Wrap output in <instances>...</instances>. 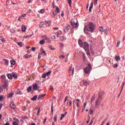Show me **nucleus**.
<instances>
[{"mask_svg":"<svg viewBox=\"0 0 125 125\" xmlns=\"http://www.w3.org/2000/svg\"><path fill=\"white\" fill-rule=\"evenodd\" d=\"M95 30V25L93 22H88V23L84 27V33L86 34V35H88L89 34L88 32H91V33H93L94 30Z\"/></svg>","mask_w":125,"mask_h":125,"instance_id":"nucleus-1","label":"nucleus"},{"mask_svg":"<svg viewBox=\"0 0 125 125\" xmlns=\"http://www.w3.org/2000/svg\"><path fill=\"white\" fill-rule=\"evenodd\" d=\"M91 71V65H90V64H89V65L87 67H86L84 69V72H85V74H86V75L89 74Z\"/></svg>","mask_w":125,"mask_h":125,"instance_id":"nucleus-2","label":"nucleus"},{"mask_svg":"<svg viewBox=\"0 0 125 125\" xmlns=\"http://www.w3.org/2000/svg\"><path fill=\"white\" fill-rule=\"evenodd\" d=\"M89 45H88V43L86 42H84V45H83V48L86 51H87L89 49Z\"/></svg>","mask_w":125,"mask_h":125,"instance_id":"nucleus-3","label":"nucleus"},{"mask_svg":"<svg viewBox=\"0 0 125 125\" xmlns=\"http://www.w3.org/2000/svg\"><path fill=\"white\" fill-rule=\"evenodd\" d=\"M71 29V26L69 24H68L67 26L64 28V31L65 33H67L69 30Z\"/></svg>","mask_w":125,"mask_h":125,"instance_id":"nucleus-4","label":"nucleus"},{"mask_svg":"<svg viewBox=\"0 0 125 125\" xmlns=\"http://www.w3.org/2000/svg\"><path fill=\"white\" fill-rule=\"evenodd\" d=\"M101 100H101L100 99H98V100L96 101L95 106L96 107H97V108H98V106H99V102H100Z\"/></svg>","mask_w":125,"mask_h":125,"instance_id":"nucleus-5","label":"nucleus"},{"mask_svg":"<svg viewBox=\"0 0 125 125\" xmlns=\"http://www.w3.org/2000/svg\"><path fill=\"white\" fill-rule=\"evenodd\" d=\"M70 23H71V25L73 26V27H74V28H77V27H78V26H79L78 23H75V22L71 21Z\"/></svg>","mask_w":125,"mask_h":125,"instance_id":"nucleus-6","label":"nucleus"},{"mask_svg":"<svg viewBox=\"0 0 125 125\" xmlns=\"http://www.w3.org/2000/svg\"><path fill=\"white\" fill-rule=\"evenodd\" d=\"M45 41H47V43H51V41H50V39L48 37H45L44 36V38Z\"/></svg>","mask_w":125,"mask_h":125,"instance_id":"nucleus-7","label":"nucleus"},{"mask_svg":"<svg viewBox=\"0 0 125 125\" xmlns=\"http://www.w3.org/2000/svg\"><path fill=\"white\" fill-rule=\"evenodd\" d=\"M78 43L80 45V46H81V47H83V41H82L81 40H79L78 41Z\"/></svg>","mask_w":125,"mask_h":125,"instance_id":"nucleus-8","label":"nucleus"},{"mask_svg":"<svg viewBox=\"0 0 125 125\" xmlns=\"http://www.w3.org/2000/svg\"><path fill=\"white\" fill-rule=\"evenodd\" d=\"M10 106L12 109H15L16 108L15 104H14V103H11L10 104Z\"/></svg>","mask_w":125,"mask_h":125,"instance_id":"nucleus-9","label":"nucleus"},{"mask_svg":"<svg viewBox=\"0 0 125 125\" xmlns=\"http://www.w3.org/2000/svg\"><path fill=\"white\" fill-rule=\"evenodd\" d=\"M102 96H103V93L99 92V97L98 99H101V100H102Z\"/></svg>","mask_w":125,"mask_h":125,"instance_id":"nucleus-10","label":"nucleus"},{"mask_svg":"<svg viewBox=\"0 0 125 125\" xmlns=\"http://www.w3.org/2000/svg\"><path fill=\"white\" fill-rule=\"evenodd\" d=\"M7 76L8 78L9 79V80H12V79L13 78L12 73L7 74Z\"/></svg>","mask_w":125,"mask_h":125,"instance_id":"nucleus-11","label":"nucleus"},{"mask_svg":"<svg viewBox=\"0 0 125 125\" xmlns=\"http://www.w3.org/2000/svg\"><path fill=\"white\" fill-rule=\"evenodd\" d=\"M44 96H45V94H42V95H40L38 96V100H40V99H41V98L44 97Z\"/></svg>","mask_w":125,"mask_h":125,"instance_id":"nucleus-12","label":"nucleus"},{"mask_svg":"<svg viewBox=\"0 0 125 125\" xmlns=\"http://www.w3.org/2000/svg\"><path fill=\"white\" fill-rule=\"evenodd\" d=\"M37 98H38V96L35 95L33 98H31V100L32 101H35V100H37Z\"/></svg>","mask_w":125,"mask_h":125,"instance_id":"nucleus-13","label":"nucleus"},{"mask_svg":"<svg viewBox=\"0 0 125 125\" xmlns=\"http://www.w3.org/2000/svg\"><path fill=\"white\" fill-rule=\"evenodd\" d=\"M57 35V38H60V35H61L62 34V32H61V31H58L57 33H56Z\"/></svg>","mask_w":125,"mask_h":125,"instance_id":"nucleus-14","label":"nucleus"},{"mask_svg":"<svg viewBox=\"0 0 125 125\" xmlns=\"http://www.w3.org/2000/svg\"><path fill=\"white\" fill-rule=\"evenodd\" d=\"M92 7H93V2H92L90 3V6L89 8V11H91V9H92Z\"/></svg>","mask_w":125,"mask_h":125,"instance_id":"nucleus-15","label":"nucleus"},{"mask_svg":"<svg viewBox=\"0 0 125 125\" xmlns=\"http://www.w3.org/2000/svg\"><path fill=\"white\" fill-rule=\"evenodd\" d=\"M44 25V22L42 21L40 22L39 24V27H40V28H42V27H43Z\"/></svg>","mask_w":125,"mask_h":125,"instance_id":"nucleus-16","label":"nucleus"},{"mask_svg":"<svg viewBox=\"0 0 125 125\" xmlns=\"http://www.w3.org/2000/svg\"><path fill=\"white\" fill-rule=\"evenodd\" d=\"M33 88L34 90H37V89H38V85L37 84H33Z\"/></svg>","mask_w":125,"mask_h":125,"instance_id":"nucleus-17","label":"nucleus"},{"mask_svg":"<svg viewBox=\"0 0 125 125\" xmlns=\"http://www.w3.org/2000/svg\"><path fill=\"white\" fill-rule=\"evenodd\" d=\"M12 76L14 79H17L18 78L17 75L15 73H12Z\"/></svg>","mask_w":125,"mask_h":125,"instance_id":"nucleus-18","label":"nucleus"},{"mask_svg":"<svg viewBox=\"0 0 125 125\" xmlns=\"http://www.w3.org/2000/svg\"><path fill=\"white\" fill-rule=\"evenodd\" d=\"M39 43L40 44H44V43H45V41H44L43 40H41Z\"/></svg>","mask_w":125,"mask_h":125,"instance_id":"nucleus-19","label":"nucleus"},{"mask_svg":"<svg viewBox=\"0 0 125 125\" xmlns=\"http://www.w3.org/2000/svg\"><path fill=\"white\" fill-rule=\"evenodd\" d=\"M7 86H8V84L7 83H5L3 85V88H7Z\"/></svg>","mask_w":125,"mask_h":125,"instance_id":"nucleus-20","label":"nucleus"},{"mask_svg":"<svg viewBox=\"0 0 125 125\" xmlns=\"http://www.w3.org/2000/svg\"><path fill=\"white\" fill-rule=\"evenodd\" d=\"M21 30H22V32H26V30H27V28H26V27L25 26H23L21 27Z\"/></svg>","mask_w":125,"mask_h":125,"instance_id":"nucleus-21","label":"nucleus"},{"mask_svg":"<svg viewBox=\"0 0 125 125\" xmlns=\"http://www.w3.org/2000/svg\"><path fill=\"white\" fill-rule=\"evenodd\" d=\"M69 72H71V71H72V74L74 75V68H73L72 69V67H70L69 68Z\"/></svg>","mask_w":125,"mask_h":125,"instance_id":"nucleus-22","label":"nucleus"},{"mask_svg":"<svg viewBox=\"0 0 125 125\" xmlns=\"http://www.w3.org/2000/svg\"><path fill=\"white\" fill-rule=\"evenodd\" d=\"M83 83L84 84V85H85L86 86V85H89V83L88 82H87V81H83Z\"/></svg>","mask_w":125,"mask_h":125,"instance_id":"nucleus-23","label":"nucleus"},{"mask_svg":"<svg viewBox=\"0 0 125 125\" xmlns=\"http://www.w3.org/2000/svg\"><path fill=\"white\" fill-rule=\"evenodd\" d=\"M14 95V94L13 93H10L8 95V97L9 98H11V97H12V96H13Z\"/></svg>","mask_w":125,"mask_h":125,"instance_id":"nucleus-24","label":"nucleus"},{"mask_svg":"<svg viewBox=\"0 0 125 125\" xmlns=\"http://www.w3.org/2000/svg\"><path fill=\"white\" fill-rule=\"evenodd\" d=\"M55 12H57V13H59V12H60V10H59V8L57 6L56 7Z\"/></svg>","mask_w":125,"mask_h":125,"instance_id":"nucleus-25","label":"nucleus"},{"mask_svg":"<svg viewBox=\"0 0 125 125\" xmlns=\"http://www.w3.org/2000/svg\"><path fill=\"white\" fill-rule=\"evenodd\" d=\"M99 31H100V32H101V33L104 32V29H103V28H102V27H100L99 28Z\"/></svg>","mask_w":125,"mask_h":125,"instance_id":"nucleus-26","label":"nucleus"},{"mask_svg":"<svg viewBox=\"0 0 125 125\" xmlns=\"http://www.w3.org/2000/svg\"><path fill=\"white\" fill-rule=\"evenodd\" d=\"M60 40L62 41V42H63V41H66V38H65L64 36H62L61 37Z\"/></svg>","mask_w":125,"mask_h":125,"instance_id":"nucleus-27","label":"nucleus"},{"mask_svg":"<svg viewBox=\"0 0 125 125\" xmlns=\"http://www.w3.org/2000/svg\"><path fill=\"white\" fill-rule=\"evenodd\" d=\"M27 92H31V90H32V86H29L27 88Z\"/></svg>","mask_w":125,"mask_h":125,"instance_id":"nucleus-28","label":"nucleus"},{"mask_svg":"<svg viewBox=\"0 0 125 125\" xmlns=\"http://www.w3.org/2000/svg\"><path fill=\"white\" fill-rule=\"evenodd\" d=\"M32 35H26V36H24V39H28V38H31V37H32Z\"/></svg>","mask_w":125,"mask_h":125,"instance_id":"nucleus-29","label":"nucleus"},{"mask_svg":"<svg viewBox=\"0 0 125 125\" xmlns=\"http://www.w3.org/2000/svg\"><path fill=\"white\" fill-rule=\"evenodd\" d=\"M32 57V55H28V54H26L25 55V58L28 59V58H31Z\"/></svg>","mask_w":125,"mask_h":125,"instance_id":"nucleus-30","label":"nucleus"},{"mask_svg":"<svg viewBox=\"0 0 125 125\" xmlns=\"http://www.w3.org/2000/svg\"><path fill=\"white\" fill-rule=\"evenodd\" d=\"M11 65H15V64H16V62H15V61L12 60L11 61Z\"/></svg>","mask_w":125,"mask_h":125,"instance_id":"nucleus-31","label":"nucleus"},{"mask_svg":"<svg viewBox=\"0 0 125 125\" xmlns=\"http://www.w3.org/2000/svg\"><path fill=\"white\" fill-rule=\"evenodd\" d=\"M115 59L116 61H120V60H121V57H120V56H117L116 57Z\"/></svg>","mask_w":125,"mask_h":125,"instance_id":"nucleus-32","label":"nucleus"},{"mask_svg":"<svg viewBox=\"0 0 125 125\" xmlns=\"http://www.w3.org/2000/svg\"><path fill=\"white\" fill-rule=\"evenodd\" d=\"M50 74H51V70H50L49 72H46V73H45V75H46V76H49V75H50Z\"/></svg>","mask_w":125,"mask_h":125,"instance_id":"nucleus-33","label":"nucleus"},{"mask_svg":"<svg viewBox=\"0 0 125 125\" xmlns=\"http://www.w3.org/2000/svg\"><path fill=\"white\" fill-rule=\"evenodd\" d=\"M49 48L51 49V50H55V48L52 47V46L51 45L49 46Z\"/></svg>","mask_w":125,"mask_h":125,"instance_id":"nucleus-34","label":"nucleus"},{"mask_svg":"<svg viewBox=\"0 0 125 125\" xmlns=\"http://www.w3.org/2000/svg\"><path fill=\"white\" fill-rule=\"evenodd\" d=\"M3 61H4V62L6 65H8V60H7L6 59H3Z\"/></svg>","mask_w":125,"mask_h":125,"instance_id":"nucleus-35","label":"nucleus"},{"mask_svg":"<svg viewBox=\"0 0 125 125\" xmlns=\"http://www.w3.org/2000/svg\"><path fill=\"white\" fill-rule=\"evenodd\" d=\"M45 10H44V9H42L40 10V13L42 14V13H44Z\"/></svg>","mask_w":125,"mask_h":125,"instance_id":"nucleus-36","label":"nucleus"},{"mask_svg":"<svg viewBox=\"0 0 125 125\" xmlns=\"http://www.w3.org/2000/svg\"><path fill=\"white\" fill-rule=\"evenodd\" d=\"M18 43V45L20 46L21 47H22V42H17Z\"/></svg>","mask_w":125,"mask_h":125,"instance_id":"nucleus-37","label":"nucleus"},{"mask_svg":"<svg viewBox=\"0 0 125 125\" xmlns=\"http://www.w3.org/2000/svg\"><path fill=\"white\" fill-rule=\"evenodd\" d=\"M41 112V108H39L38 110V111H37V116H39L40 115V113Z\"/></svg>","mask_w":125,"mask_h":125,"instance_id":"nucleus-38","label":"nucleus"},{"mask_svg":"<svg viewBox=\"0 0 125 125\" xmlns=\"http://www.w3.org/2000/svg\"><path fill=\"white\" fill-rule=\"evenodd\" d=\"M1 79H2V80H4V79H5V75H2L1 76Z\"/></svg>","mask_w":125,"mask_h":125,"instance_id":"nucleus-39","label":"nucleus"},{"mask_svg":"<svg viewBox=\"0 0 125 125\" xmlns=\"http://www.w3.org/2000/svg\"><path fill=\"white\" fill-rule=\"evenodd\" d=\"M107 120H108V118H107L105 119H104V122L102 123V125H104V124L106 123V122H107Z\"/></svg>","mask_w":125,"mask_h":125,"instance_id":"nucleus-40","label":"nucleus"},{"mask_svg":"<svg viewBox=\"0 0 125 125\" xmlns=\"http://www.w3.org/2000/svg\"><path fill=\"white\" fill-rule=\"evenodd\" d=\"M54 121L56 123V122H57V116H55L54 117Z\"/></svg>","mask_w":125,"mask_h":125,"instance_id":"nucleus-41","label":"nucleus"},{"mask_svg":"<svg viewBox=\"0 0 125 125\" xmlns=\"http://www.w3.org/2000/svg\"><path fill=\"white\" fill-rule=\"evenodd\" d=\"M120 43H121V41H118L117 43V47L120 46Z\"/></svg>","mask_w":125,"mask_h":125,"instance_id":"nucleus-42","label":"nucleus"},{"mask_svg":"<svg viewBox=\"0 0 125 125\" xmlns=\"http://www.w3.org/2000/svg\"><path fill=\"white\" fill-rule=\"evenodd\" d=\"M68 3L69 4V6H71V2H72V0H67Z\"/></svg>","mask_w":125,"mask_h":125,"instance_id":"nucleus-43","label":"nucleus"},{"mask_svg":"<svg viewBox=\"0 0 125 125\" xmlns=\"http://www.w3.org/2000/svg\"><path fill=\"white\" fill-rule=\"evenodd\" d=\"M118 64H117V63H116V64H114V65H113V67L114 68H118Z\"/></svg>","mask_w":125,"mask_h":125,"instance_id":"nucleus-44","label":"nucleus"},{"mask_svg":"<svg viewBox=\"0 0 125 125\" xmlns=\"http://www.w3.org/2000/svg\"><path fill=\"white\" fill-rule=\"evenodd\" d=\"M42 78H43L44 79H45L46 78V75L45 74H43L42 75Z\"/></svg>","mask_w":125,"mask_h":125,"instance_id":"nucleus-45","label":"nucleus"},{"mask_svg":"<svg viewBox=\"0 0 125 125\" xmlns=\"http://www.w3.org/2000/svg\"><path fill=\"white\" fill-rule=\"evenodd\" d=\"M104 34H105V35H107V34L108 33V30L107 29H104Z\"/></svg>","mask_w":125,"mask_h":125,"instance_id":"nucleus-46","label":"nucleus"},{"mask_svg":"<svg viewBox=\"0 0 125 125\" xmlns=\"http://www.w3.org/2000/svg\"><path fill=\"white\" fill-rule=\"evenodd\" d=\"M68 96H66L64 101V103H65L66 102V101H67V100L68 99Z\"/></svg>","mask_w":125,"mask_h":125,"instance_id":"nucleus-47","label":"nucleus"},{"mask_svg":"<svg viewBox=\"0 0 125 125\" xmlns=\"http://www.w3.org/2000/svg\"><path fill=\"white\" fill-rule=\"evenodd\" d=\"M60 46L61 47H64V44L62 43H60Z\"/></svg>","mask_w":125,"mask_h":125,"instance_id":"nucleus-48","label":"nucleus"},{"mask_svg":"<svg viewBox=\"0 0 125 125\" xmlns=\"http://www.w3.org/2000/svg\"><path fill=\"white\" fill-rule=\"evenodd\" d=\"M43 23H44V25H47V24H48V21H45L43 22Z\"/></svg>","mask_w":125,"mask_h":125,"instance_id":"nucleus-49","label":"nucleus"},{"mask_svg":"<svg viewBox=\"0 0 125 125\" xmlns=\"http://www.w3.org/2000/svg\"><path fill=\"white\" fill-rule=\"evenodd\" d=\"M95 100V97L94 96V97H93L92 98V99H91V102L94 101Z\"/></svg>","mask_w":125,"mask_h":125,"instance_id":"nucleus-50","label":"nucleus"},{"mask_svg":"<svg viewBox=\"0 0 125 125\" xmlns=\"http://www.w3.org/2000/svg\"><path fill=\"white\" fill-rule=\"evenodd\" d=\"M98 0H94V4H97V1H98Z\"/></svg>","mask_w":125,"mask_h":125,"instance_id":"nucleus-51","label":"nucleus"},{"mask_svg":"<svg viewBox=\"0 0 125 125\" xmlns=\"http://www.w3.org/2000/svg\"><path fill=\"white\" fill-rule=\"evenodd\" d=\"M13 125H18V123H17L16 122H13Z\"/></svg>","mask_w":125,"mask_h":125,"instance_id":"nucleus-52","label":"nucleus"},{"mask_svg":"<svg viewBox=\"0 0 125 125\" xmlns=\"http://www.w3.org/2000/svg\"><path fill=\"white\" fill-rule=\"evenodd\" d=\"M52 40H56V37H55V35H54L52 37Z\"/></svg>","mask_w":125,"mask_h":125,"instance_id":"nucleus-53","label":"nucleus"},{"mask_svg":"<svg viewBox=\"0 0 125 125\" xmlns=\"http://www.w3.org/2000/svg\"><path fill=\"white\" fill-rule=\"evenodd\" d=\"M46 118H45L44 119V121L43 122V124H45V123H46Z\"/></svg>","mask_w":125,"mask_h":125,"instance_id":"nucleus-54","label":"nucleus"},{"mask_svg":"<svg viewBox=\"0 0 125 125\" xmlns=\"http://www.w3.org/2000/svg\"><path fill=\"white\" fill-rule=\"evenodd\" d=\"M51 112L52 114H53V106H51Z\"/></svg>","mask_w":125,"mask_h":125,"instance_id":"nucleus-55","label":"nucleus"},{"mask_svg":"<svg viewBox=\"0 0 125 125\" xmlns=\"http://www.w3.org/2000/svg\"><path fill=\"white\" fill-rule=\"evenodd\" d=\"M60 58H65V56L64 55H61L59 56Z\"/></svg>","mask_w":125,"mask_h":125,"instance_id":"nucleus-56","label":"nucleus"},{"mask_svg":"<svg viewBox=\"0 0 125 125\" xmlns=\"http://www.w3.org/2000/svg\"><path fill=\"white\" fill-rule=\"evenodd\" d=\"M3 99V97L2 96H0V101H1Z\"/></svg>","mask_w":125,"mask_h":125,"instance_id":"nucleus-57","label":"nucleus"},{"mask_svg":"<svg viewBox=\"0 0 125 125\" xmlns=\"http://www.w3.org/2000/svg\"><path fill=\"white\" fill-rule=\"evenodd\" d=\"M86 106V103H84L83 104L84 109H85Z\"/></svg>","mask_w":125,"mask_h":125,"instance_id":"nucleus-58","label":"nucleus"},{"mask_svg":"<svg viewBox=\"0 0 125 125\" xmlns=\"http://www.w3.org/2000/svg\"><path fill=\"white\" fill-rule=\"evenodd\" d=\"M1 42H5V40L4 39H2L0 40Z\"/></svg>","mask_w":125,"mask_h":125,"instance_id":"nucleus-59","label":"nucleus"},{"mask_svg":"<svg viewBox=\"0 0 125 125\" xmlns=\"http://www.w3.org/2000/svg\"><path fill=\"white\" fill-rule=\"evenodd\" d=\"M53 30H58L59 29V28H58V27H53Z\"/></svg>","mask_w":125,"mask_h":125,"instance_id":"nucleus-60","label":"nucleus"},{"mask_svg":"<svg viewBox=\"0 0 125 125\" xmlns=\"http://www.w3.org/2000/svg\"><path fill=\"white\" fill-rule=\"evenodd\" d=\"M69 106H72V101H69Z\"/></svg>","mask_w":125,"mask_h":125,"instance_id":"nucleus-61","label":"nucleus"},{"mask_svg":"<svg viewBox=\"0 0 125 125\" xmlns=\"http://www.w3.org/2000/svg\"><path fill=\"white\" fill-rule=\"evenodd\" d=\"M61 15L62 17H63L64 16V12H62V13L61 14Z\"/></svg>","mask_w":125,"mask_h":125,"instance_id":"nucleus-62","label":"nucleus"},{"mask_svg":"<svg viewBox=\"0 0 125 125\" xmlns=\"http://www.w3.org/2000/svg\"><path fill=\"white\" fill-rule=\"evenodd\" d=\"M21 17H26V14H24L22 16H21Z\"/></svg>","mask_w":125,"mask_h":125,"instance_id":"nucleus-63","label":"nucleus"},{"mask_svg":"<svg viewBox=\"0 0 125 125\" xmlns=\"http://www.w3.org/2000/svg\"><path fill=\"white\" fill-rule=\"evenodd\" d=\"M9 123L7 122L5 124H4V125H9Z\"/></svg>","mask_w":125,"mask_h":125,"instance_id":"nucleus-64","label":"nucleus"}]
</instances>
